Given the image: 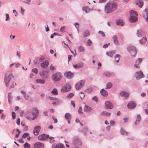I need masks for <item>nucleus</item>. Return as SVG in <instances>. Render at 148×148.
<instances>
[{"label":"nucleus","instance_id":"obj_48","mask_svg":"<svg viewBox=\"0 0 148 148\" xmlns=\"http://www.w3.org/2000/svg\"><path fill=\"white\" fill-rule=\"evenodd\" d=\"M74 95V94L73 93H70L68 94L66 96V97L70 99L73 97Z\"/></svg>","mask_w":148,"mask_h":148},{"label":"nucleus","instance_id":"obj_16","mask_svg":"<svg viewBox=\"0 0 148 148\" xmlns=\"http://www.w3.org/2000/svg\"><path fill=\"white\" fill-rule=\"evenodd\" d=\"M143 16L145 18V20L147 22L148 21V9H145L142 14Z\"/></svg>","mask_w":148,"mask_h":148},{"label":"nucleus","instance_id":"obj_18","mask_svg":"<svg viewBox=\"0 0 148 148\" xmlns=\"http://www.w3.org/2000/svg\"><path fill=\"white\" fill-rule=\"evenodd\" d=\"M142 60V58H139L138 59V60H137L135 63L134 65V67L137 68H139L140 66L139 64L141 62V61Z\"/></svg>","mask_w":148,"mask_h":148},{"label":"nucleus","instance_id":"obj_10","mask_svg":"<svg viewBox=\"0 0 148 148\" xmlns=\"http://www.w3.org/2000/svg\"><path fill=\"white\" fill-rule=\"evenodd\" d=\"M84 80H81L78 82L75 85V87L77 90H80L82 87L84 83Z\"/></svg>","mask_w":148,"mask_h":148},{"label":"nucleus","instance_id":"obj_37","mask_svg":"<svg viewBox=\"0 0 148 148\" xmlns=\"http://www.w3.org/2000/svg\"><path fill=\"white\" fill-rule=\"evenodd\" d=\"M130 16H138V14L137 12L133 10H131L130 11Z\"/></svg>","mask_w":148,"mask_h":148},{"label":"nucleus","instance_id":"obj_27","mask_svg":"<svg viewBox=\"0 0 148 148\" xmlns=\"http://www.w3.org/2000/svg\"><path fill=\"white\" fill-rule=\"evenodd\" d=\"M85 49L84 47L82 45H80L78 47V51L79 52H84L85 51Z\"/></svg>","mask_w":148,"mask_h":148},{"label":"nucleus","instance_id":"obj_53","mask_svg":"<svg viewBox=\"0 0 148 148\" xmlns=\"http://www.w3.org/2000/svg\"><path fill=\"white\" fill-rule=\"evenodd\" d=\"M92 44V42L90 39H89L87 43V45L88 46H90Z\"/></svg>","mask_w":148,"mask_h":148},{"label":"nucleus","instance_id":"obj_63","mask_svg":"<svg viewBox=\"0 0 148 148\" xmlns=\"http://www.w3.org/2000/svg\"><path fill=\"white\" fill-rule=\"evenodd\" d=\"M82 108L81 107H79L78 110V112L79 113H82Z\"/></svg>","mask_w":148,"mask_h":148},{"label":"nucleus","instance_id":"obj_7","mask_svg":"<svg viewBox=\"0 0 148 148\" xmlns=\"http://www.w3.org/2000/svg\"><path fill=\"white\" fill-rule=\"evenodd\" d=\"M134 75L137 80H139L140 78L144 77V75L143 72L140 71L136 72Z\"/></svg>","mask_w":148,"mask_h":148},{"label":"nucleus","instance_id":"obj_42","mask_svg":"<svg viewBox=\"0 0 148 148\" xmlns=\"http://www.w3.org/2000/svg\"><path fill=\"white\" fill-rule=\"evenodd\" d=\"M90 35V33L89 32L88 30L85 31L83 34V36L84 37L89 36Z\"/></svg>","mask_w":148,"mask_h":148},{"label":"nucleus","instance_id":"obj_46","mask_svg":"<svg viewBox=\"0 0 148 148\" xmlns=\"http://www.w3.org/2000/svg\"><path fill=\"white\" fill-rule=\"evenodd\" d=\"M25 148H30V146L29 144L27 142H26L23 145Z\"/></svg>","mask_w":148,"mask_h":148},{"label":"nucleus","instance_id":"obj_56","mask_svg":"<svg viewBox=\"0 0 148 148\" xmlns=\"http://www.w3.org/2000/svg\"><path fill=\"white\" fill-rule=\"evenodd\" d=\"M12 119L14 120L16 118V114L14 112H12Z\"/></svg>","mask_w":148,"mask_h":148},{"label":"nucleus","instance_id":"obj_61","mask_svg":"<svg viewBox=\"0 0 148 148\" xmlns=\"http://www.w3.org/2000/svg\"><path fill=\"white\" fill-rule=\"evenodd\" d=\"M80 93L82 94V95L80 96L81 99H82L84 97L85 95L84 93L82 92H80Z\"/></svg>","mask_w":148,"mask_h":148},{"label":"nucleus","instance_id":"obj_55","mask_svg":"<svg viewBox=\"0 0 148 148\" xmlns=\"http://www.w3.org/2000/svg\"><path fill=\"white\" fill-rule=\"evenodd\" d=\"M52 92L53 93L54 95L58 94L57 90L56 88L53 89V90L52 91Z\"/></svg>","mask_w":148,"mask_h":148},{"label":"nucleus","instance_id":"obj_50","mask_svg":"<svg viewBox=\"0 0 148 148\" xmlns=\"http://www.w3.org/2000/svg\"><path fill=\"white\" fill-rule=\"evenodd\" d=\"M87 128L86 127H84L82 130V132L84 133L85 135H86V133L87 131Z\"/></svg>","mask_w":148,"mask_h":148},{"label":"nucleus","instance_id":"obj_15","mask_svg":"<svg viewBox=\"0 0 148 148\" xmlns=\"http://www.w3.org/2000/svg\"><path fill=\"white\" fill-rule=\"evenodd\" d=\"M74 74L71 71L66 72L64 73L65 77L69 79H71L73 77Z\"/></svg>","mask_w":148,"mask_h":148},{"label":"nucleus","instance_id":"obj_59","mask_svg":"<svg viewBox=\"0 0 148 148\" xmlns=\"http://www.w3.org/2000/svg\"><path fill=\"white\" fill-rule=\"evenodd\" d=\"M110 125L112 126H114L115 125V122L113 120H111L110 121Z\"/></svg>","mask_w":148,"mask_h":148},{"label":"nucleus","instance_id":"obj_26","mask_svg":"<svg viewBox=\"0 0 148 148\" xmlns=\"http://www.w3.org/2000/svg\"><path fill=\"white\" fill-rule=\"evenodd\" d=\"M136 4L140 8L143 6V2L142 0H136Z\"/></svg>","mask_w":148,"mask_h":148},{"label":"nucleus","instance_id":"obj_34","mask_svg":"<svg viewBox=\"0 0 148 148\" xmlns=\"http://www.w3.org/2000/svg\"><path fill=\"white\" fill-rule=\"evenodd\" d=\"M115 53V51H111L109 52H106V55H107L108 56H109L111 57H112L113 55Z\"/></svg>","mask_w":148,"mask_h":148},{"label":"nucleus","instance_id":"obj_57","mask_svg":"<svg viewBox=\"0 0 148 148\" xmlns=\"http://www.w3.org/2000/svg\"><path fill=\"white\" fill-rule=\"evenodd\" d=\"M98 33L99 34H101L103 37H105V34L104 33V32H102L101 31H99L98 32Z\"/></svg>","mask_w":148,"mask_h":148},{"label":"nucleus","instance_id":"obj_23","mask_svg":"<svg viewBox=\"0 0 148 148\" xmlns=\"http://www.w3.org/2000/svg\"><path fill=\"white\" fill-rule=\"evenodd\" d=\"M112 39L114 41V43L115 44L117 45H119V43L118 40L117 36L116 35H113L112 36Z\"/></svg>","mask_w":148,"mask_h":148},{"label":"nucleus","instance_id":"obj_45","mask_svg":"<svg viewBox=\"0 0 148 148\" xmlns=\"http://www.w3.org/2000/svg\"><path fill=\"white\" fill-rule=\"evenodd\" d=\"M23 97L24 98L25 100L26 101L29 100V96L28 94L24 95Z\"/></svg>","mask_w":148,"mask_h":148},{"label":"nucleus","instance_id":"obj_62","mask_svg":"<svg viewBox=\"0 0 148 148\" xmlns=\"http://www.w3.org/2000/svg\"><path fill=\"white\" fill-rule=\"evenodd\" d=\"M110 45V43H109L108 44H105L103 45V48H106L108 47V45Z\"/></svg>","mask_w":148,"mask_h":148},{"label":"nucleus","instance_id":"obj_20","mask_svg":"<svg viewBox=\"0 0 148 148\" xmlns=\"http://www.w3.org/2000/svg\"><path fill=\"white\" fill-rule=\"evenodd\" d=\"M137 35L138 37L141 38L144 36L145 33L142 30H138L137 31Z\"/></svg>","mask_w":148,"mask_h":148},{"label":"nucleus","instance_id":"obj_38","mask_svg":"<svg viewBox=\"0 0 148 148\" xmlns=\"http://www.w3.org/2000/svg\"><path fill=\"white\" fill-rule=\"evenodd\" d=\"M103 75L104 76L107 78L110 77L112 75L109 72L106 71L105 72Z\"/></svg>","mask_w":148,"mask_h":148},{"label":"nucleus","instance_id":"obj_14","mask_svg":"<svg viewBox=\"0 0 148 148\" xmlns=\"http://www.w3.org/2000/svg\"><path fill=\"white\" fill-rule=\"evenodd\" d=\"M32 113L29 111H27L25 112L24 114V115L26 118L29 120H32L31 117L32 116Z\"/></svg>","mask_w":148,"mask_h":148},{"label":"nucleus","instance_id":"obj_47","mask_svg":"<svg viewBox=\"0 0 148 148\" xmlns=\"http://www.w3.org/2000/svg\"><path fill=\"white\" fill-rule=\"evenodd\" d=\"M56 148H64V146L61 144H58L56 146Z\"/></svg>","mask_w":148,"mask_h":148},{"label":"nucleus","instance_id":"obj_28","mask_svg":"<svg viewBox=\"0 0 148 148\" xmlns=\"http://www.w3.org/2000/svg\"><path fill=\"white\" fill-rule=\"evenodd\" d=\"M83 66V64L82 62L78 63L76 64L73 65V67L76 68H79L82 67Z\"/></svg>","mask_w":148,"mask_h":148},{"label":"nucleus","instance_id":"obj_4","mask_svg":"<svg viewBox=\"0 0 148 148\" xmlns=\"http://www.w3.org/2000/svg\"><path fill=\"white\" fill-rule=\"evenodd\" d=\"M128 51L131 54V55L133 57H135L137 53V51L135 47L132 46H129L128 47Z\"/></svg>","mask_w":148,"mask_h":148},{"label":"nucleus","instance_id":"obj_33","mask_svg":"<svg viewBox=\"0 0 148 148\" xmlns=\"http://www.w3.org/2000/svg\"><path fill=\"white\" fill-rule=\"evenodd\" d=\"M122 135L127 136L128 135V132L126 131L123 128H121L120 131Z\"/></svg>","mask_w":148,"mask_h":148},{"label":"nucleus","instance_id":"obj_60","mask_svg":"<svg viewBox=\"0 0 148 148\" xmlns=\"http://www.w3.org/2000/svg\"><path fill=\"white\" fill-rule=\"evenodd\" d=\"M48 98H49L50 100H57L58 99L56 98L55 97H52L50 96L48 97Z\"/></svg>","mask_w":148,"mask_h":148},{"label":"nucleus","instance_id":"obj_19","mask_svg":"<svg viewBox=\"0 0 148 148\" xmlns=\"http://www.w3.org/2000/svg\"><path fill=\"white\" fill-rule=\"evenodd\" d=\"M34 147V148H44V146L42 143L37 142L35 144Z\"/></svg>","mask_w":148,"mask_h":148},{"label":"nucleus","instance_id":"obj_6","mask_svg":"<svg viewBox=\"0 0 148 148\" xmlns=\"http://www.w3.org/2000/svg\"><path fill=\"white\" fill-rule=\"evenodd\" d=\"M32 115H34L32 120H34L38 116L39 114L38 110L36 108H33L32 109Z\"/></svg>","mask_w":148,"mask_h":148},{"label":"nucleus","instance_id":"obj_21","mask_svg":"<svg viewBox=\"0 0 148 148\" xmlns=\"http://www.w3.org/2000/svg\"><path fill=\"white\" fill-rule=\"evenodd\" d=\"M49 64V62L47 60L43 61L40 64L41 66L43 68L47 67Z\"/></svg>","mask_w":148,"mask_h":148},{"label":"nucleus","instance_id":"obj_1","mask_svg":"<svg viewBox=\"0 0 148 148\" xmlns=\"http://www.w3.org/2000/svg\"><path fill=\"white\" fill-rule=\"evenodd\" d=\"M117 3L114 2H108L105 5V12L106 13H110L116 9Z\"/></svg>","mask_w":148,"mask_h":148},{"label":"nucleus","instance_id":"obj_44","mask_svg":"<svg viewBox=\"0 0 148 148\" xmlns=\"http://www.w3.org/2000/svg\"><path fill=\"white\" fill-rule=\"evenodd\" d=\"M11 92H9L8 94V101L9 103H11L10 100L12 99V97L11 96Z\"/></svg>","mask_w":148,"mask_h":148},{"label":"nucleus","instance_id":"obj_54","mask_svg":"<svg viewBox=\"0 0 148 148\" xmlns=\"http://www.w3.org/2000/svg\"><path fill=\"white\" fill-rule=\"evenodd\" d=\"M50 68L51 70H54L56 69V67L53 66L52 64L50 65Z\"/></svg>","mask_w":148,"mask_h":148},{"label":"nucleus","instance_id":"obj_17","mask_svg":"<svg viewBox=\"0 0 148 148\" xmlns=\"http://www.w3.org/2000/svg\"><path fill=\"white\" fill-rule=\"evenodd\" d=\"M136 105L134 102L132 101L129 103L127 105V107L130 109H133L136 106Z\"/></svg>","mask_w":148,"mask_h":148},{"label":"nucleus","instance_id":"obj_40","mask_svg":"<svg viewBox=\"0 0 148 148\" xmlns=\"http://www.w3.org/2000/svg\"><path fill=\"white\" fill-rule=\"evenodd\" d=\"M113 86L112 84L110 82H108L107 83L106 85V89H110Z\"/></svg>","mask_w":148,"mask_h":148},{"label":"nucleus","instance_id":"obj_12","mask_svg":"<svg viewBox=\"0 0 148 148\" xmlns=\"http://www.w3.org/2000/svg\"><path fill=\"white\" fill-rule=\"evenodd\" d=\"M105 108L107 109H111L113 108V105L112 103L109 101H106L105 103Z\"/></svg>","mask_w":148,"mask_h":148},{"label":"nucleus","instance_id":"obj_25","mask_svg":"<svg viewBox=\"0 0 148 148\" xmlns=\"http://www.w3.org/2000/svg\"><path fill=\"white\" fill-rule=\"evenodd\" d=\"M141 120V117L140 114H138L137 116L136 119L134 123V125H137L139 124V122Z\"/></svg>","mask_w":148,"mask_h":148},{"label":"nucleus","instance_id":"obj_8","mask_svg":"<svg viewBox=\"0 0 148 148\" xmlns=\"http://www.w3.org/2000/svg\"><path fill=\"white\" fill-rule=\"evenodd\" d=\"M49 137V135L43 134L39 135L38 137V139L40 140L45 141L47 140Z\"/></svg>","mask_w":148,"mask_h":148},{"label":"nucleus","instance_id":"obj_3","mask_svg":"<svg viewBox=\"0 0 148 148\" xmlns=\"http://www.w3.org/2000/svg\"><path fill=\"white\" fill-rule=\"evenodd\" d=\"M62 75L60 72H56L53 74L51 76V79L56 82L59 81L62 78Z\"/></svg>","mask_w":148,"mask_h":148},{"label":"nucleus","instance_id":"obj_11","mask_svg":"<svg viewBox=\"0 0 148 148\" xmlns=\"http://www.w3.org/2000/svg\"><path fill=\"white\" fill-rule=\"evenodd\" d=\"M71 87L68 83H67L65 86L61 89V91L62 92H66L70 90Z\"/></svg>","mask_w":148,"mask_h":148},{"label":"nucleus","instance_id":"obj_2","mask_svg":"<svg viewBox=\"0 0 148 148\" xmlns=\"http://www.w3.org/2000/svg\"><path fill=\"white\" fill-rule=\"evenodd\" d=\"M14 77V75L12 73H6L4 78V82L6 87H8L9 85V82L11 79Z\"/></svg>","mask_w":148,"mask_h":148},{"label":"nucleus","instance_id":"obj_51","mask_svg":"<svg viewBox=\"0 0 148 148\" xmlns=\"http://www.w3.org/2000/svg\"><path fill=\"white\" fill-rule=\"evenodd\" d=\"M74 25L76 28L77 30L78 31L79 28V23L77 22H75L74 23Z\"/></svg>","mask_w":148,"mask_h":148},{"label":"nucleus","instance_id":"obj_52","mask_svg":"<svg viewBox=\"0 0 148 148\" xmlns=\"http://www.w3.org/2000/svg\"><path fill=\"white\" fill-rule=\"evenodd\" d=\"M32 71L35 74H37L38 73V70L37 69L34 68L32 69Z\"/></svg>","mask_w":148,"mask_h":148},{"label":"nucleus","instance_id":"obj_30","mask_svg":"<svg viewBox=\"0 0 148 148\" xmlns=\"http://www.w3.org/2000/svg\"><path fill=\"white\" fill-rule=\"evenodd\" d=\"M100 92L101 95L103 96H106L108 95L107 91L104 89H101L100 90Z\"/></svg>","mask_w":148,"mask_h":148},{"label":"nucleus","instance_id":"obj_29","mask_svg":"<svg viewBox=\"0 0 148 148\" xmlns=\"http://www.w3.org/2000/svg\"><path fill=\"white\" fill-rule=\"evenodd\" d=\"M84 111L86 112H90L92 110V108L88 106H85L84 108Z\"/></svg>","mask_w":148,"mask_h":148},{"label":"nucleus","instance_id":"obj_39","mask_svg":"<svg viewBox=\"0 0 148 148\" xmlns=\"http://www.w3.org/2000/svg\"><path fill=\"white\" fill-rule=\"evenodd\" d=\"M64 117L66 119H71V115L70 113H67L65 114L64 115Z\"/></svg>","mask_w":148,"mask_h":148},{"label":"nucleus","instance_id":"obj_58","mask_svg":"<svg viewBox=\"0 0 148 148\" xmlns=\"http://www.w3.org/2000/svg\"><path fill=\"white\" fill-rule=\"evenodd\" d=\"M29 135V134L28 133H25L23 134L22 136V137L23 138H25Z\"/></svg>","mask_w":148,"mask_h":148},{"label":"nucleus","instance_id":"obj_32","mask_svg":"<svg viewBox=\"0 0 148 148\" xmlns=\"http://www.w3.org/2000/svg\"><path fill=\"white\" fill-rule=\"evenodd\" d=\"M36 83H40L42 84H44L45 83V80L43 79H37L36 80Z\"/></svg>","mask_w":148,"mask_h":148},{"label":"nucleus","instance_id":"obj_35","mask_svg":"<svg viewBox=\"0 0 148 148\" xmlns=\"http://www.w3.org/2000/svg\"><path fill=\"white\" fill-rule=\"evenodd\" d=\"M82 10L83 11H84L86 13H89L90 10L88 6L83 7L82 8Z\"/></svg>","mask_w":148,"mask_h":148},{"label":"nucleus","instance_id":"obj_36","mask_svg":"<svg viewBox=\"0 0 148 148\" xmlns=\"http://www.w3.org/2000/svg\"><path fill=\"white\" fill-rule=\"evenodd\" d=\"M116 24L117 25L122 26L124 25V23L122 20L119 19L116 21Z\"/></svg>","mask_w":148,"mask_h":148},{"label":"nucleus","instance_id":"obj_49","mask_svg":"<svg viewBox=\"0 0 148 148\" xmlns=\"http://www.w3.org/2000/svg\"><path fill=\"white\" fill-rule=\"evenodd\" d=\"M93 90V88L90 87L86 89L85 91L88 93H90Z\"/></svg>","mask_w":148,"mask_h":148},{"label":"nucleus","instance_id":"obj_5","mask_svg":"<svg viewBox=\"0 0 148 148\" xmlns=\"http://www.w3.org/2000/svg\"><path fill=\"white\" fill-rule=\"evenodd\" d=\"M73 143L76 146H81L82 145V140L78 138L74 137L73 140Z\"/></svg>","mask_w":148,"mask_h":148},{"label":"nucleus","instance_id":"obj_24","mask_svg":"<svg viewBox=\"0 0 148 148\" xmlns=\"http://www.w3.org/2000/svg\"><path fill=\"white\" fill-rule=\"evenodd\" d=\"M130 22L132 23L135 22L137 21L138 18L136 16H130Z\"/></svg>","mask_w":148,"mask_h":148},{"label":"nucleus","instance_id":"obj_64","mask_svg":"<svg viewBox=\"0 0 148 148\" xmlns=\"http://www.w3.org/2000/svg\"><path fill=\"white\" fill-rule=\"evenodd\" d=\"M92 99L95 101L97 102V99L96 96H95L92 98Z\"/></svg>","mask_w":148,"mask_h":148},{"label":"nucleus","instance_id":"obj_13","mask_svg":"<svg viewBox=\"0 0 148 148\" xmlns=\"http://www.w3.org/2000/svg\"><path fill=\"white\" fill-rule=\"evenodd\" d=\"M41 127L39 126H36L34 127L33 131V133L35 135H37L40 130Z\"/></svg>","mask_w":148,"mask_h":148},{"label":"nucleus","instance_id":"obj_22","mask_svg":"<svg viewBox=\"0 0 148 148\" xmlns=\"http://www.w3.org/2000/svg\"><path fill=\"white\" fill-rule=\"evenodd\" d=\"M120 94L121 96L123 97L126 98L128 97L129 95L128 93L125 91L121 92L120 93Z\"/></svg>","mask_w":148,"mask_h":148},{"label":"nucleus","instance_id":"obj_31","mask_svg":"<svg viewBox=\"0 0 148 148\" xmlns=\"http://www.w3.org/2000/svg\"><path fill=\"white\" fill-rule=\"evenodd\" d=\"M147 41V39L145 37H142V38L139 40V43L141 44H144Z\"/></svg>","mask_w":148,"mask_h":148},{"label":"nucleus","instance_id":"obj_41","mask_svg":"<svg viewBox=\"0 0 148 148\" xmlns=\"http://www.w3.org/2000/svg\"><path fill=\"white\" fill-rule=\"evenodd\" d=\"M101 114L102 115L110 116V113L105 111H103L101 112Z\"/></svg>","mask_w":148,"mask_h":148},{"label":"nucleus","instance_id":"obj_9","mask_svg":"<svg viewBox=\"0 0 148 148\" xmlns=\"http://www.w3.org/2000/svg\"><path fill=\"white\" fill-rule=\"evenodd\" d=\"M40 77L45 79H47L49 76L48 71H42L40 73Z\"/></svg>","mask_w":148,"mask_h":148},{"label":"nucleus","instance_id":"obj_43","mask_svg":"<svg viewBox=\"0 0 148 148\" xmlns=\"http://www.w3.org/2000/svg\"><path fill=\"white\" fill-rule=\"evenodd\" d=\"M120 55L118 54L115 55L114 56L115 60L117 62H118L120 58Z\"/></svg>","mask_w":148,"mask_h":148}]
</instances>
